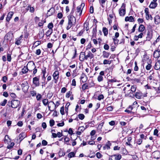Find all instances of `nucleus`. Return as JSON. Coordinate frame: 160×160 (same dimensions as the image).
<instances>
[{
  "mask_svg": "<svg viewBox=\"0 0 160 160\" xmlns=\"http://www.w3.org/2000/svg\"><path fill=\"white\" fill-rule=\"evenodd\" d=\"M30 94L32 96L34 97L36 95L37 92L36 91L32 90L30 91Z\"/></svg>",
  "mask_w": 160,
  "mask_h": 160,
  "instance_id": "ea45409f",
  "label": "nucleus"
},
{
  "mask_svg": "<svg viewBox=\"0 0 160 160\" xmlns=\"http://www.w3.org/2000/svg\"><path fill=\"white\" fill-rule=\"evenodd\" d=\"M157 5L158 4L157 2H152L149 7L151 8H155L157 6Z\"/></svg>",
  "mask_w": 160,
  "mask_h": 160,
  "instance_id": "412c9836",
  "label": "nucleus"
},
{
  "mask_svg": "<svg viewBox=\"0 0 160 160\" xmlns=\"http://www.w3.org/2000/svg\"><path fill=\"white\" fill-rule=\"evenodd\" d=\"M136 89V87L135 85H133L131 86V89L129 90L127 92L128 95L130 97H133L134 96V95L133 94V92H135Z\"/></svg>",
  "mask_w": 160,
  "mask_h": 160,
  "instance_id": "20e7f679",
  "label": "nucleus"
},
{
  "mask_svg": "<svg viewBox=\"0 0 160 160\" xmlns=\"http://www.w3.org/2000/svg\"><path fill=\"white\" fill-rule=\"evenodd\" d=\"M81 78L82 79V82H85L87 80L88 78L85 74L83 73L81 75Z\"/></svg>",
  "mask_w": 160,
  "mask_h": 160,
  "instance_id": "a878e982",
  "label": "nucleus"
},
{
  "mask_svg": "<svg viewBox=\"0 0 160 160\" xmlns=\"http://www.w3.org/2000/svg\"><path fill=\"white\" fill-rule=\"evenodd\" d=\"M145 12L146 13V18H148V17H149V10L148 9V8H146L145 9Z\"/></svg>",
  "mask_w": 160,
  "mask_h": 160,
  "instance_id": "e433bc0d",
  "label": "nucleus"
},
{
  "mask_svg": "<svg viewBox=\"0 0 160 160\" xmlns=\"http://www.w3.org/2000/svg\"><path fill=\"white\" fill-rule=\"evenodd\" d=\"M60 103L58 101H57L56 102V104H54V110H56V108L59 105Z\"/></svg>",
  "mask_w": 160,
  "mask_h": 160,
  "instance_id": "052dcab7",
  "label": "nucleus"
},
{
  "mask_svg": "<svg viewBox=\"0 0 160 160\" xmlns=\"http://www.w3.org/2000/svg\"><path fill=\"white\" fill-rule=\"evenodd\" d=\"M32 82L36 87L39 86L40 85L39 78L37 77H36L33 78Z\"/></svg>",
  "mask_w": 160,
  "mask_h": 160,
  "instance_id": "0eeeda50",
  "label": "nucleus"
},
{
  "mask_svg": "<svg viewBox=\"0 0 160 160\" xmlns=\"http://www.w3.org/2000/svg\"><path fill=\"white\" fill-rule=\"evenodd\" d=\"M28 67L25 66L22 69L21 72L22 74H25L28 72Z\"/></svg>",
  "mask_w": 160,
  "mask_h": 160,
  "instance_id": "393cba45",
  "label": "nucleus"
},
{
  "mask_svg": "<svg viewBox=\"0 0 160 160\" xmlns=\"http://www.w3.org/2000/svg\"><path fill=\"white\" fill-rule=\"evenodd\" d=\"M102 31L105 36H107L108 33V29L106 28H103L102 29Z\"/></svg>",
  "mask_w": 160,
  "mask_h": 160,
  "instance_id": "7c9ffc66",
  "label": "nucleus"
},
{
  "mask_svg": "<svg viewBox=\"0 0 160 160\" xmlns=\"http://www.w3.org/2000/svg\"><path fill=\"white\" fill-rule=\"evenodd\" d=\"M42 102L43 105L45 106H46L48 105V103H49L48 102V100L47 99H43L42 101Z\"/></svg>",
  "mask_w": 160,
  "mask_h": 160,
  "instance_id": "473e14b6",
  "label": "nucleus"
},
{
  "mask_svg": "<svg viewBox=\"0 0 160 160\" xmlns=\"http://www.w3.org/2000/svg\"><path fill=\"white\" fill-rule=\"evenodd\" d=\"M135 97L138 99H140L142 97V93L139 92H136L135 95Z\"/></svg>",
  "mask_w": 160,
  "mask_h": 160,
  "instance_id": "bb28decb",
  "label": "nucleus"
},
{
  "mask_svg": "<svg viewBox=\"0 0 160 160\" xmlns=\"http://www.w3.org/2000/svg\"><path fill=\"white\" fill-rule=\"evenodd\" d=\"M46 68L45 67H43L42 69V72L43 73V74H45L46 73Z\"/></svg>",
  "mask_w": 160,
  "mask_h": 160,
  "instance_id": "4d7b16f0",
  "label": "nucleus"
},
{
  "mask_svg": "<svg viewBox=\"0 0 160 160\" xmlns=\"http://www.w3.org/2000/svg\"><path fill=\"white\" fill-rule=\"evenodd\" d=\"M111 61H109L107 59H105L103 62V64H110L111 63Z\"/></svg>",
  "mask_w": 160,
  "mask_h": 160,
  "instance_id": "f704fd0d",
  "label": "nucleus"
},
{
  "mask_svg": "<svg viewBox=\"0 0 160 160\" xmlns=\"http://www.w3.org/2000/svg\"><path fill=\"white\" fill-rule=\"evenodd\" d=\"M85 6V3H82L81 4L78 6L77 8V11L76 12L77 13H79V15L80 16L82 13V8Z\"/></svg>",
  "mask_w": 160,
  "mask_h": 160,
  "instance_id": "39448f33",
  "label": "nucleus"
},
{
  "mask_svg": "<svg viewBox=\"0 0 160 160\" xmlns=\"http://www.w3.org/2000/svg\"><path fill=\"white\" fill-rule=\"evenodd\" d=\"M156 52H158V55L159 56L160 55V51H158V50L155 51L153 53V56L154 58H156L157 57V56H158L157 55H156Z\"/></svg>",
  "mask_w": 160,
  "mask_h": 160,
  "instance_id": "8fccbe9b",
  "label": "nucleus"
},
{
  "mask_svg": "<svg viewBox=\"0 0 160 160\" xmlns=\"http://www.w3.org/2000/svg\"><path fill=\"white\" fill-rule=\"evenodd\" d=\"M7 102V100L6 99L4 100L0 103V105L2 106H4L6 105Z\"/></svg>",
  "mask_w": 160,
  "mask_h": 160,
  "instance_id": "37998d69",
  "label": "nucleus"
},
{
  "mask_svg": "<svg viewBox=\"0 0 160 160\" xmlns=\"http://www.w3.org/2000/svg\"><path fill=\"white\" fill-rule=\"evenodd\" d=\"M31 64L32 67L34 68V69H33V73L34 75H35L37 72V69L36 68L34 62H29L28 63V64Z\"/></svg>",
  "mask_w": 160,
  "mask_h": 160,
  "instance_id": "9b49d317",
  "label": "nucleus"
},
{
  "mask_svg": "<svg viewBox=\"0 0 160 160\" xmlns=\"http://www.w3.org/2000/svg\"><path fill=\"white\" fill-rule=\"evenodd\" d=\"M85 53L84 52H81L79 56V59L81 61H83L85 59L86 60Z\"/></svg>",
  "mask_w": 160,
  "mask_h": 160,
  "instance_id": "f8f14e48",
  "label": "nucleus"
},
{
  "mask_svg": "<svg viewBox=\"0 0 160 160\" xmlns=\"http://www.w3.org/2000/svg\"><path fill=\"white\" fill-rule=\"evenodd\" d=\"M89 87L87 83H86L82 85V89L83 90H84L86 89H88Z\"/></svg>",
  "mask_w": 160,
  "mask_h": 160,
  "instance_id": "c756f323",
  "label": "nucleus"
},
{
  "mask_svg": "<svg viewBox=\"0 0 160 160\" xmlns=\"http://www.w3.org/2000/svg\"><path fill=\"white\" fill-rule=\"evenodd\" d=\"M26 136L25 133L24 132L21 133L19 136V139L20 140V141L22 140Z\"/></svg>",
  "mask_w": 160,
  "mask_h": 160,
  "instance_id": "5701e85b",
  "label": "nucleus"
},
{
  "mask_svg": "<svg viewBox=\"0 0 160 160\" xmlns=\"http://www.w3.org/2000/svg\"><path fill=\"white\" fill-rule=\"evenodd\" d=\"M88 85L89 86V88L93 87L94 86L95 84L94 83L93 81H92L91 82L89 83Z\"/></svg>",
  "mask_w": 160,
  "mask_h": 160,
  "instance_id": "c03bdc74",
  "label": "nucleus"
},
{
  "mask_svg": "<svg viewBox=\"0 0 160 160\" xmlns=\"http://www.w3.org/2000/svg\"><path fill=\"white\" fill-rule=\"evenodd\" d=\"M42 97V95L40 94H38L36 96V98L37 100H40Z\"/></svg>",
  "mask_w": 160,
  "mask_h": 160,
  "instance_id": "3c124183",
  "label": "nucleus"
},
{
  "mask_svg": "<svg viewBox=\"0 0 160 160\" xmlns=\"http://www.w3.org/2000/svg\"><path fill=\"white\" fill-rule=\"evenodd\" d=\"M145 29V27L142 24H141L138 28V31L139 32H142Z\"/></svg>",
  "mask_w": 160,
  "mask_h": 160,
  "instance_id": "cd10ccee",
  "label": "nucleus"
},
{
  "mask_svg": "<svg viewBox=\"0 0 160 160\" xmlns=\"http://www.w3.org/2000/svg\"><path fill=\"white\" fill-rule=\"evenodd\" d=\"M108 91L109 95L112 94L114 93H117V92L113 88H109Z\"/></svg>",
  "mask_w": 160,
  "mask_h": 160,
  "instance_id": "f3484780",
  "label": "nucleus"
},
{
  "mask_svg": "<svg viewBox=\"0 0 160 160\" xmlns=\"http://www.w3.org/2000/svg\"><path fill=\"white\" fill-rule=\"evenodd\" d=\"M94 57V55L93 54H92L90 51H89L88 52V54L87 55H86V60H87L88 58H90V59H91L93 58Z\"/></svg>",
  "mask_w": 160,
  "mask_h": 160,
  "instance_id": "aec40b11",
  "label": "nucleus"
},
{
  "mask_svg": "<svg viewBox=\"0 0 160 160\" xmlns=\"http://www.w3.org/2000/svg\"><path fill=\"white\" fill-rule=\"evenodd\" d=\"M9 103V104H11V107L13 108H16L19 106L20 103V101L18 100H12L11 102H8V104Z\"/></svg>",
  "mask_w": 160,
  "mask_h": 160,
  "instance_id": "f03ea898",
  "label": "nucleus"
},
{
  "mask_svg": "<svg viewBox=\"0 0 160 160\" xmlns=\"http://www.w3.org/2000/svg\"><path fill=\"white\" fill-rule=\"evenodd\" d=\"M47 143V142L45 140H43L42 141V144L43 146L46 145Z\"/></svg>",
  "mask_w": 160,
  "mask_h": 160,
  "instance_id": "774afa93",
  "label": "nucleus"
},
{
  "mask_svg": "<svg viewBox=\"0 0 160 160\" xmlns=\"http://www.w3.org/2000/svg\"><path fill=\"white\" fill-rule=\"evenodd\" d=\"M98 80L99 82H101L103 80V77L101 75H99L98 77Z\"/></svg>",
  "mask_w": 160,
  "mask_h": 160,
  "instance_id": "79ce46f5",
  "label": "nucleus"
},
{
  "mask_svg": "<svg viewBox=\"0 0 160 160\" xmlns=\"http://www.w3.org/2000/svg\"><path fill=\"white\" fill-rule=\"evenodd\" d=\"M60 112L61 114L63 115L65 113L64 112V107L63 106L62 107L60 110Z\"/></svg>",
  "mask_w": 160,
  "mask_h": 160,
  "instance_id": "09e8293b",
  "label": "nucleus"
},
{
  "mask_svg": "<svg viewBox=\"0 0 160 160\" xmlns=\"http://www.w3.org/2000/svg\"><path fill=\"white\" fill-rule=\"evenodd\" d=\"M78 117L79 119L82 120L84 118L85 116L83 114H79L78 115Z\"/></svg>",
  "mask_w": 160,
  "mask_h": 160,
  "instance_id": "58836bf2",
  "label": "nucleus"
},
{
  "mask_svg": "<svg viewBox=\"0 0 160 160\" xmlns=\"http://www.w3.org/2000/svg\"><path fill=\"white\" fill-rule=\"evenodd\" d=\"M126 5L124 3L122 4L121 8L119 10V14L120 16H123L126 13Z\"/></svg>",
  "mask_w": 160,
  "mask_h": 160,
  "instance_id": "7ed1b4c3",
  "label": "nucleus"
},
{
  "mask_svg": "<svg viewBox=\"0 0 160 160\" xmlns=\"http://www.w3.org/2000/svg\"><path fill=\"white\" fill-rule=\"evenodd\" d=\"M21 86L23 92H27L28 90V85H25L24 83H22Z\"/></svg>",
  "mask_w": 160,
  "mask_h": 160,
  "instance_id": "ddd939ff",
  "label": "nucleus"
},
{
  "mask_svg": "<svg viewBox=\"0 0 160 160\" xmlns=\"http://www.w3.org/2000/svg\"><path fill=\"white\" fill-rule=\"evenodd\" d=\"M85 128L83 127H79L78 129V131H79L82 132L83 131L85 130Z\"/></svg>",
  "mask_w": 160,
  "mask_h": 160,
  "instance_id": "864d4df0",
  "label": "nucleus"
},
{
  "mask_svg": "<svg viewBox=\"0 0 160 160\" xmlns=\"http://www.w3.org/2000/svg\"><path fill=\"white\" fill-rule=\"evenodd\" d=\"M30 12L32 13H33L34 12V8L33 7H31V6L29 7Z\"/></svg>",
  "mask_w": 160,
  "mask_h": 160,
  "instance_id": "bf43d9fd",
  "label": "nucleus"
},
{
  "mask_svg": "<svg viewBox=\"0 0 160 160\" xmlns=\"http://www.w3.org/2000/svg\"><path fill=\"white\" fill-rule=\"evenodd\" d=\"M110 54V53L109 52H107L106 51H104L102 52V56L104 58H108Z\"/></svg>",
  "mask_w": 160,
  "mask_h": 160,
  "instance_id": "4be33fe9",
  "label": "nucleus"
},
{
  "mask_svg": "<svg viewBox=\"0 0 160 160\" xmlns=\"http://www.w3.org/2000/svg\"><path fill=\"white\" fill-rule=\"evenodd\" d=\"M55 122L53 119L50 120L49 121L50 125L52 127L54 125Z\"/></svg>",
  "mask_w": 160,
  "mask_h": 160,
  "instance_id": "49530a36",
  "label": "nucleus"
},
{
  "mask_svg": "<svg viewBox=\"0 0 160 160\" xmlns=\"http://www.w3.org/2000/svg\"><path fill=\"white\" fill-rule=\"evenodd\" d=\"M8 80V78L6 76H4L2 77V80L4 82H6Z\"/></svg>",
  "mask_w": 160,
  "mask_h": 160,
  "instance_id": "338daca9",
  "label": "nucleus"
},
{
  "mask_svg": "<svg viewBox=\"0 0 160 160\" xmlns=\"http://www.w3.org/2000/svg\"><path fill=\"white\" fill-rule=\"evenodd\" d=\"M59 73L58 71H55L52 75L53 79L55 80L54 82L55 83H57V82L59 78Z\"/></svg>",
  "mask_w": 160,
  "mask_h": 160,
  "instance_id": "423d86ee",
  "label": "nucleus"
},
{
  "mask_svg": "<svg viewBox=\"0 0 160 160\" xmlns=\"http://www.w3.org/2000/svg\"><path fill=\"white\" fill-rule=\"evenodd\" d=\"M104 98V96L102 94H101L100 95H99L98 97V99L100 101L101 99H103Z\"/></svg>",
  "mask_w": 160,
  "mask_h": 160,
  "instance_id": "6e6d98bb",
  "label": "nucleus"
},
{
  "mask_svg": "<svg viewBox=\"0 0 160 160\" xmlns=\"http://www.w3.org/2000/svg\"><path fill=\"white\" fill-rule=\"evenodd\" d=\"M53 27V24L52 23H49L48 26V27L49 29H52V28Z\"/></svg>",
  "mask_w": 160,
  "mask_h": 160,
  "instance_id": "a19ab883",
  "label": "nucleus"
},
{
  "mask_svg": "<svg viewBox=\"0 0 160 160\" xmlns=\"http://www.w3.org/2000/svg\"><path fill=\"white\" fill-rule=\"evenodd\" d=\"M72 85L73 86H75L76 85V82L75 79H73L72 81Z\"/></svg>",
  "mask_w": 160,
  "mask_h": 160,
  "instance_id": "0e129e2a",
  "label": "nucleus"
},
{
  "mask_svg": "<svg viewBox=\"0 0 160 160\" xmlns=\"http://www.w3.org/2000/svg\"><path fill=\"white\" fill-rule=\"evenodd\" d=\"M125 20L126 22L130 21L132 22L134 21V19L132 16H130L129 17L127 16L125 18Z\"/></svg>",
  "mask_w": 160,
  "mask_h": 160,
  "instance_id": "dca6fc26",
  "label": "nucleus"
},
{
  "mask_svg": "<svg viewBox=\"0 0 160 160\" xmlns=\"http://www.w3.org/2000/svg\"><path fill=\"white\" fill-rule=\"evenodd\" d=\"M153 157L156 159H159L160 157V152L159 151L154 152L152 153Z\"/></svg>",
  "mask_w": 160,
  "mask_h": 160,
  "instance_id": "6e6552de",
  "label": "nucleus"
},
{
  "mask_svg": "<svg viewBox=\"0 0 160 160\" xmlns=\"http://www.w3.org/2000/svg\"><path fill=\"white\" fill-rule=\"evenodd\" d=\"M151 62L152 61L151 60H149L148 65L146 67V68L147 70H150L152 68V65L151 64Z\"/></svg>",
  "mask_w": 160,
  "mask_h": 160,
  "instance_id": "b1692460",
  "label": "nucleus"
},
{
  "mask_svg": "<svg viewBox=\"0 0 160 160\" xmlns=\"http://www.w3.org/2000/svg\"><path fill=\"white\" fill-rule=\"evenodd\" d=\"M52 33V29H49L46 32V34L47 37H50V35Z\"/></svg>",
  "mask_w": 160,
  "mask_h": 160,
  "instance_id": "2f4dec72",
  "label": "nucleus"
},
{
  "mask_svg": "<svg viewBox=\"0 0 160 160\" xmlns=\"http://www.w3.org/2000/svg\"><path fill=\"white\" fill-rule=\"evenodd\" d=\"M142 142V140L141 139H139L138 140L137 143L138 145H140Z\"/></svg>",
  "mask_w": 160,
  "mask_h": 160,
  "instance_id": "69168bd1",
  "label": "nucleus"
},
{
  "mask_svg": "<svg viewBox=\"0 0 160 160\" xmlns=\"http://www.w3.org/2000/svg\"><path fill=\"white\" fill-rule=\"evenodd\" d=\"M109 48V47L108 45L105 44L104 46V48L106 50H108Z\"/></svg>",
  "mask_w": 160,
  "mask_h": 160,
  "instance_id": "680f3d73",
  "label": "nucleus"
},
{
  "mask_svg": "<svg viewBox=\"0 0 160 160\" xmlns=\"http://www.w3.org/2000/svg\"><path fill=\"white\" fill-rule=\"evenodd\" d=\"M58 33H55L53 35V40H56L57 39V38L58 37Z\"/></svg>",
  "mask_w": 160,
  "mask_h": 160,
  "instance_id": "603ef678",
  "label": "nucleus"
},
{
  "mask_svg": "<svg viewBox=\"0 0 160 160\" xmlns=\"http://www.w3.org/2000/svg\"><path fill=\"white\" fill-rule=\"evenodd\" d=\"M106 0H100L99 2L100 4L101 5L102 7H103L104 6L103 4H104L106 2Z\"/></svg>",
  "mask_w": 160,
  "mask_h": 160,
  "instance_id": "a18cd8bd",
  "label": "nucleus"
},
{
  "mask_svg": "<svg viewBox=\"0 0 160 160\" xmlns=\"http://www.w3.org/2000/svg\"><path fill=\"white\" fill-rule=\"evenodd\" d=\"M152 38V33L150 31H148L147 34V39L148 41H150L151 39Z\"/></svg>",
  "mask_w": 160,
  "mask_h": 160,
  "instance_id": "6ab92c4d",
  "label": "nucleus"
},
{
  "mask_svg": "<svg viewBox=\"0 0 160 160\" xmlns=\"http://www.w3.org/2000/svg\"><path fill=\"white\" fill-rule=\"evenodd\" d=\"M154 68L156 70H158L160 68V63L159 62H157L154 66Z\"/></svg>",
  "mask_w": 160,
  "mask_h": 160,
  "instance_id": "c85d7f7f",
  "label": "nucleus"
},
{
  "mask_svg": "<svg viewBox=\"0 0 160 160\" xmlns=\"http://www.w3.org/2000/svg\"><path fill=\"white\" fill-rule=\"evenodd\" d=\"M84 28L85 29L86 31H88L89 29L88 23L85 22L84 23Z\"/></svg>",
  "mask_w": 160,
  "mask_h": 160,
  "instance_id": "72a5a7b5",
  "label": "nucleus"
},
{
  "mask_svg": "<svg viewBox=\"0 0 160 160\" xmlns=\"http://www.w3.org/2000/svg\"><path fill=\"white\" fill-rule=\"evenodd\" d=\"M55 12V9L53 8H51L49 10H48L47 13V15L50 16L52 15Z\"/></svg>",
  "mask_w": 160,
  "mask_h": 160,
  "instance_id": "1a4fd4ad",
  "label": "nucleus"
},
{
  "mask_svg": "<svg viewBox=\"0 0 160 160\" xmlns=\"http://www.w3.org/2000/svg\"><path fill=\"white\" fill-rule=\"evenodd\" d=\"M158 129H155L154 131L153 134L154 135H156L157 136H158Z\"/></svg>",
  "mask_w": 160,
  "mask_h": 160,
  "instance_id": "13d9d810",
  "label": "nucleus"
},
{
  "mask_svg": "<svg viewBox=\"0 0 160 160\" xmlns=\"http://www.w3.org/2000/svg\"><path fill=\"white\" fill-rule=\"evenodd\" d=\"M14 145V142H11L10 145H8L7 146V148L8 149H10L12 148Z\"/></svg>",
  "mask_w": 160,
  "mask_h": 160,
  "instance_id": "de8ad7c7",
  "label": "nucleus"
},
{
  "mask_svg": "<svg viewBox=\"0 0 160 160\" xmlns=\"http://www.w3.org/2000/svg\"><path fill=\"white\" fill-rule=\"evenodd\" d=\"M13 14V12H10L8 14L6 18V21L9 22L12 18V16Z\"/></svg>",
  "mask_w": 160,
  "mask_h": 160,
  "instance_id": "4468645a",
  "label": "nucleus"
},
{
  "mask_svg": "<svg viewBox=\"0 0 160 160\" xmlns=\"http://www.w3.org/2000/svg\"><path fill=\"white\" fill-rule=\"evenodd\" d=\"M96 155L97 158H101L102 156V155L99 152L97 153Z\"/></svg>",
  "mask_w": 160,
  "mask_h": 160,
  "instance_id": "5fc2aeb1",
  "label": "nucleus"
},
{
  "mask_svg": "<svg viewBox=\"0 0 160 160\" xmlns=\"http://www.w3.org/2000/svg\"><path fill=\"white\" fill-rule=\"evenodd\" d=\"M75 156V154L73 152H71L69 153L68 155V156L70 158H71L72 157H74Z\"/></svg>",
  "mask_w": 160,
  "mask_h": 160,
  "instance_id": "4c0bfd02",
  "label": "nucleus"
},
{
  "mask_svg": "<svg viewBox=\"0 0 160 160\" xmlns=\"http://www.w3.org/2000/svg\"><path fill=\"white\" fill-rule=\"evenodd\" d=\"M111 145V143L110 141H108L105 146L103 147V148L104 150H109L110 149V147Z\"/></svg>",
  "mask_w": 160,
  "mask_h": 160,
  "instance_id": "9d476101",
  "label": "nucleus"
},
{
  "mask_svg": "<svg viewBox=\"0 0 160 160\" xmlns=\"http://www.w3.org/2000/svg\"><path fill=\"white\" fill-rule=\"evenodd\" d=\"M63 15L62 12L58 13V14L57 17L59 18H61L62 17Z\"/></svg>",
  "mask_w": 160,
  "mask_h": 160,
  "instance_id": "e2e57ef3",
  "label": "nucleus"
},
{
  "mask_svg": "<svg viewBox=\"0 0 160 160\" xmlns=\"http://www.w3.org/2000/svg\"><path fill=\"white\" fill-rule=\"evenodd\" d=\"M113 157H115L116 160H120L122 156L121 155L118 154L110 156V157L111 158H112Z\"/></svg>",
  "mask_w": 160,
  "mask_h": 160,
  "instance_id": "2eb2a0df",
  "label": "nucleus"
},
{
  "mask_svg": "<svg viewBox=\"0 0 160 160\" xmlns=\"http://www.w3.org/2000/svg\"><path fill=\"white\" fill-rule=\"evenodd\" d=\"M68 23L72 26H75L76 24V19L73 16L68 15Z\"/></svg>",
  "mask_w": 160,
  "mask_h": 160,
  "instance_id": "f257e3e1",
  "label": "nucleus"
},
{
  "mask_svg": "<svg viewBox=\"0 0 160 160\" xmlns=\"http://www.w3.org/2000/svg\"><path fill=\"white\" fill-rule=\"evenodd\" d=\"M154 22L156 24H158L160 22V17L158 15L155 16L154 18Z\"/></svg>",
  "mask_w": 160,
  "mask_h": 160,
  "instance_id": "a211bd4d",
  "label": "nucleus"
},
{
  "mask_svg": "<svg viewBox=\"0 0 160 160\" xmlns=\"http://www.w3.org/2000/svg\"><path fill=\"white\" fill-rule=\"evenodd\" d=\"M7 60L9 62H10L11 61L12 58L11 54L9 53H7Z\"/></svg>",
  "mask_w": 160,
  "mask_h": 160,
  "instance_id": "c9c22d12",
  "label": "nucleus"
}]
</instances>
